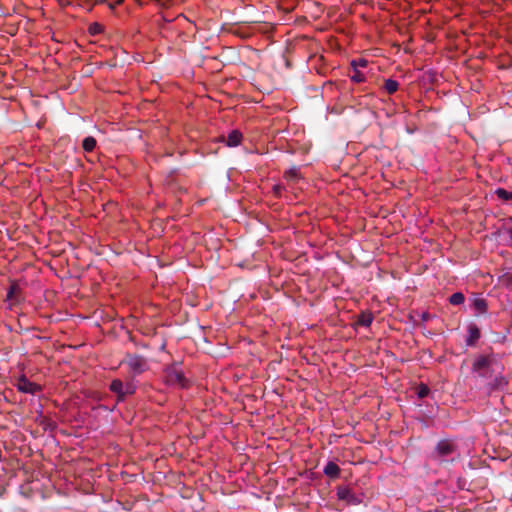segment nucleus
Wrapping results in <instances>:
<instances>
[{
  "instance_id": "10",
  "label": "nucleus",
  "mask_w": 512,
  "mask_h": 512,
  "mask_svg": "<svg viewBox=\"0 0 512 512\" xmlns=\"http://www.w3.org/2000/svg\"><path fill=\"white\" fill-rule=\"evenodd\" d=\"M123 388H124V383L119 379L113 380L110 384V390L112 392H114L115 394H117L119 396V398L122 397Z\"/></svg>"
},
{
  "instance_id": "17",
  "label": "nucleus",
  "mask_w": 512,
  "mask_h": 512,
  "mask_svg": "<svg viewBox=\"0 0 512 512\" xmlns=\"http://www.w3.org/2000/svg\"><path fill=\"white\" fill-rule=\"evenodd\" d=\"M480 337L479 329L476 326L469 327V339L468 343H472Z\"/></svg>"
},
{
  "instance_id": "15",
  "label": "nucleus",
  "mask_w": 512,
  "mask_h": 512,
  "mask_svg": "<svg viewBox=\"0 0 512 512\" xmlns=\"http://www.w3.org/2000/svg\"><path fill=\"white\" fill-rule=\"evenodd\" d=\"M136 386L132 381H128L124 383L123 393L121 399H123L127 395H131L135 392Z\"/></svg>"
},
{
  "instance_id": "6",
  "label": "nucleus",
  "mask_w": 512,
  "mask_h": 512,
  "mask_svg": "<svg viewBox=\"0 0 512 512\" xmlns=\"http://www.w3.org/2000/svg\"><path fill=\"white\" fill-rule=\"evenodd\" d=\"M508 385V380L500 373L495 376L493 381L490 383L492 390H504Z\"/></svg>"
},
{
  "instance_id": "11",
  "label": "nucleus",
  "mask_w": 512,
  "mask_h": 512,
  "mask_svg": "<svg viewBox=\"0 0 512 512\" xmlns=\"http://www.w3.org/2000/svg\"><path fill=\"white\" fill-rule=\"evenodd\" d=\"M373 321V316L370 313H362L358 318V324L364 327L370 326Z\"/></svg>"
},
{
  "instance_id": "16",
  "label": "nucleus",
  "mask_w": 512,
  "mask_h": 512,
  "mask_svg": "<svg viewBox=\"0 0 512 512\" xmlns=\"http://www.w3.org/2000/svg\"><path fill=\"white\" fill-rule=\"evenodd\" d=\"M464 300H465V297L460 292H456V293L452 294L449 299V301L452 305H460L464 302Z\"/></svg>"
},
{
  "instance_id": "4",
  "label": "nucleus",
  "mask_w": 512,
  "mask_h": 512,
  "mask_svg": "<svg viewBox=\"0 0 512 512\" xmlns=\"http://www.w3.org/2000/svg\"><path fill=\"white\" fill-rule=\"evenodd\" d=\"M15 385L20 392L31 395H34L41 390L40 385L29 381L25 376L20 377Z\"/></svg>"
},
{
  "instance_id": "7",
  "label": "nucleus",
  "mask_w": 512,
  "mask_h": 512,
  "mask_svg": "<svg viewBox=\"0 0 512 512\" xmlns=\"http://www.w3.org/2000/svg\"><path fill=\"white\" fill-rule=\"evenodd\" d=\"M472 308L477 314H484L487 311V303L485 299L475 297L472 299Z\"/></svg>"
},
{
  "instance_id": "22",
  "label": "nucleus",
  "mask_w": 512,
  "mask_h": 512,
  "mask_svg": "<svg viewBox=\"0 0 512 512\" xmlns=\"http://www.w3.org/2000/svg\"><path fill=\"white\" fill-rule=\"evenodd\" d=\"M367 63H368L367 60L359 59V60H353L351 64L354 68H357V67H366Z\"/></svg>"
},
{
  "instance_id": "20",
  "label": "nucleus",
  "mask_w": 512,
  "mask_h": 512,
  "mask_svg": "<svg viewBox=\"0 0 512 512\" xmlns=\"http://www.w3.org/2000/svg\"><path fill=\"white\" fill-rule=\"evenodd\" d=\"M351 80L356 83H360L365 80V76L361 72H359L358 70L355 69L354 74L351 76Z\"/></svg>"
},
{
  "instance_id": "24",
  "label": "nucleus",
  "mask_w": 512,
  "mask_h": 512,
  "mask_svg": "<svg viewBox=\"0 0 512 512\" xmlns=\"http://www.w3.org/2000/svg\"><path fill=\"white\" fill-rule=\"evenodd\" d=\"M338 496L339 498L344 499L346 497V491H339Z\"/></svg>"
},
{
  "instance_id": "9",
  "label": "nucleus",
  "mask_w": 512,
  "mask_h": 512,
  "mask_svg": "<svg viewBox=\"0 0 512 512\" xmlns=\"http://www.w3.org/2000/svg\"><path fill=\"white\" fill-rule=\"evenodd\" d=\"M324 474L330 478H337L340 474V468L336 463L328 462L324 467Z\"/></svg>"
},
{
  "instance_id": "21",
  "label": "nucleus",
  "mask_w": 512,
  "mask_h": 512,
  "mask_svg": "<svg viewBox=\"0 0 512 512\" xmlns=\"http://www.w3.org/2000/svg\"><path fill=\"white\" fill-rule=\"evenodd\" d=\"M17 290L18 286L16 284H12L7 292V299L12 300Z\"/></svg>"
},
{
  "instance_id": "5",
  "label": "nucleus",
  "mask_w": 512,
  "mask_h": 512,
  "mask_svg": "<svg viewBox=\"0 0 512 512\" xmlns=\"http://www.w3.org/2000/svg\"><path fill=\"white\" fill-rule=\"evenodd\" d=\"M242 134L238 130L231 131L225 139L226 145L229 147H236L241 143Z\"/></svg>"
},
{
  "instance_id": "23",
  "label": "nucleus",
  "mask_w": 512,
  "mask_h": 512,
  "mask_svg": "<svg viewBox=\"0 0 512 512\" xmlns=\"http://www.w3.org/2000/svg\"><path fill=\"white\" fill-rule=\"evenodd\" d=\"M281 190H282V187L280 185L274 186L275 194L280 195L281 194Z\"/></svg>"
},
{
  "instance_id": "14",
  "label": "nucleus",
  "mask_w": 512,
  "mask_h": 512,
  "mask_svg": "<svg viewBox=\"0 0 512 512\" xmlns=\"http://www.w3.org/2000/svg\"><path fill=\"white\" fill-rule=\"evenodd\" d=\"M96 146V140L93 137H86L83 140V149L86 152H91Z\"/></svg>"
},
{
  "instance_id": "8",
  "label": "nucleus",
  "mask_w": 512,
  "mask_h": 512,
  "mask_svg": "<svg viewBox=\"0 0 512 512\" xmlns=\"http://www.w3.org/2000/svg\"><path fill=\"white\" fill-rule=\"evenodd\" d=\"M436 451L440 456H448L453 451V445L449 441H441L438 443Z\"/></svg>"
},
{
  "instance_id": "19",
  "label": "nucleus",
  "mask_w": 512,
  "mask_h": 512,
  "mask_svg": "<svg viewBox=\"0 0 512 512\" xmlns=\"http://www.w3.org/2000/svg\"><path fill=\"white\" fill-rule=\"evenodd\" d=\"M499 198L503 200H512V192L506 191L505 189L499 188L496 191Z\"/></svg>"
},
{
  "instance_id": "2",
  "label": "nucleus",
  "mask_w": 512,
  "mask_h": 512,
  "mask_svg": "<svg viewBox=\"0 0 512 512\" xmlns=\"http://www.w3.org/2000/svg\"><path fill=\"white\" fill-rule=\"evenodd\" d=\"M496 364L493 356H479L473 363V371L480 377H487L488 371Z\"/></svg>"
},
{
  "instance_id": "3",
  "label": "nucleus",
  "mask_w": 512,
  "mask_h": 512,
  "mask_svg": "<svg viewBox=\"0 0 512 512\" xmlns=\"http://www.w3.org/2000/svg\"><path fill=\"white\" fill-rule=\"evenodd\" d=\"M124 362L127 364L133 375H139L148 368L145 358L138 355H128Z\"/></svg>"
},
{
  "instance_id": "25",
  "label": "nucleus",
  "mask_w": 512,
  "mask_h": 512,
  "mask_svg": "<svg viewBox=\"0 0 512 512\" xmlns=\"http://www.w3.org/2000/svg\"><path fill=\"white\" fill-rule=\"evenodd\" d=\"M508 233H509V236H510V241L512 243V227L508 229Z\"/></svg>"
},
{
  "instance_id": "18",
  "label": "nucleus",
  "mask_w": 512,
  "mask_h": 512,
  "mask_svg": "<svg viewBox=\"0 0 512 512\" xmlns=\"http://www.w3.org/2000/svg\"><path fill=\"white\" fill-rule=\"evenodd\" d=\"M429 388L427 385L425 384H420L418 387H417V395L420 399H423L425 398L428 394H429Z\"/></svg>"
},
{
  "instance_id": "13",
  "label": "nucleus",
  "mask_w": 512,
  "mask_h": 512,
  "mask_svg": "<svg viewBox=\"0 0 512 512\" xmlns=\"http://www.w3.org/2000/svg\"><path fill=\"white\" fill-rule=\"evenodd\" d=\"M299 177V171L297 168H291L285 173V178L288 182H295Z\"/></svg>"
},
{
  "instance_id": "12",
  "label": "nucleus",
  "mask_w": 512,
  "mask_h": 512,
  "mask_svg": "<svg viewBox=\"0 0 512 512\" xmlns=\"http://www.w3.org/2000/svg\"><path fill=\"white\" fill-rule=\"evenodd\" d=\"M384 87H385V90L389 94H393L394 92H396L398 90L399 84L397 81H395L393 79H388L385 81Z\"/></svg>"
},
{
  "instance_id": "1",
  "label": "nucleus",
  "mask_w": 512,
  "mask_h": 512,
  "mask_svg": "<svg viewBox=\"0 0 512 512\" xmlns=\"http://www.w3.org/2000/svg\"><path fill=\"white\" fill-rule=\"evenodd\" d=\"M164 380L165 383L170 386H177L181 388L186 386V379L181 367L178 364L168 366L164 370Z\"/></svg>"
}]
</instances>
